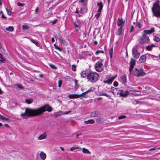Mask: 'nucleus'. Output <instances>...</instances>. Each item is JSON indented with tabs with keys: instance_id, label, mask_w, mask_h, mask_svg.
I'll list each match as a JSON object with an SVG mask.
<instances>
[{
	"instance_id": "obj_1",
	"label": "nucleus",
	"mask_w": 160,
	"mask_h": 160,
	"mask_svg": "<svg viewBox=\"0 0 160 160\" xmlns=\"http://www.w3.org/2000/svg\"><path fill=\"white\" fill-rule=\"evenodd\" d=\"M52 108L48 104H46L36 109H30L28 108H25L24 113L21 114L23 118H26V117H28L40 116L43 114V113L48 111L51 112L52 111Z\"/></svg>"
},
{
	"instance_id": "obj_2",
	"label": "nucleus",
	"mask_w": 160,
	"mask_h": 160,
	"mask_svg": "<svg viewBox=\"0 0 160 160\" xmlns=\"http://www.w3.org/2000/svg\"><path fill=\"white\" fill-rule=\"evenodd\" d=\"M159 1L158 0L153 3L151 9L152 16L160 18V5H159Z\"/></svg>"
},
{
	"instance_id": "obj_3",
	"label": "nucleus",
	"mask_w": 160,
	"mask_h": 160,
	"mask_svg": "<svg viewBox=\"0 0 160 160\" xmlns=\"http://www.w3.org/2000/svg\"><path fill=\"white\" fill-rule=\"evenodd\" d=\"M155 31L154 28L153 27L150 30H146L143 31V32L144 33V34H142V37H141L140 38L139 40V43H142L143 42H142V39L143 38H146V39L145 40V42L146 41L148 42L149 41V38L148 36H147L146 35L150 34L152 32H154Z\"/></svg>"
},
{
	"instance_id": "obj_4",
	"label": "nucleus",
	"mask_w": 160,
	"mask_h": 160,
	"mask_svg": "<svg viewBox=\"0 0 160 160\" xmlns=\"http://www.w3.org/2000/svg\"><path fill=\"white\" fill-rule=\"evenodd\" d=\"M99 76L98 73L96 72H92L91 73L89 76H88L87 78L88 81L91 82H95L98 80V78Z\"/></svg>"
},
{
	"instance_id": "obj_5",
	"label": "nucleus",
	"mask_w": 160,
	"mask_h": 160,
	"mask_svg": "<svg viewBox=\"0 0 160 160\" xmlns=\"http://www.w3.org/2000/svg\"><path fill=\"white\" fill-rule=\"evenodd\" d=\"M133 74L135 76H143L146 74V73L143 69L140 68L138 69L137 68H135L133 71Z\"/></svg>"
},
{
	"instance_id": "obj_6",
	"label": "nucleus",
	"mask_w": 160,
	"mask_h": 160,
	"mask_svg": "<svg viewBox=\"0 0 160 160\" xmlns=\"http://www.w3.org/2000/svg\"><path fill=\"white\" fill-rule=\"evenodd\" d=\"M138 47V45H136L132 48V54L135 59L138 58L140 56V53L138 52L137 48Z\"/></svg>"
},
{
	"instance_id": "obj_7",
	"label": "nucleus",
	"mask_w": 160,
	"mask_h": 160,
	"mask_svg": "<svg viewBox=\"0 0 160 160\" xmlns=\"http://www.w3.org/2000/svg\"><path fill=\"white\" fill-rule=\"evenodd\" d=\"M96 70L98 72H101L103 70V66L102 62L98 61L95 66Z\"/></svg>"
},
{
	"instance_id": "obj_8",
	"label": "nucleus",
	"mask_w": 160,
	"mask_h": 160,
	"mask_svg": "<svg viewBox=\"0 0 160 160\" xmlns=\"http://www.w3.org/2000/svg\"><path fill=\"white\" fill-rule=\"evenodd\" d=\"M92 72L90 69H86L85 71L84 70L83 72L82 71L80 74L81 77L83 78H86V77L87 78L88 76H89Z\"/></svg>"
},
{
	"instance_id": "obj_9",
	"label": "nucleus",
	"mask_w": 160,
	"mask_h": 160,
	"mask_svg": "<svg viewBox=\"0 0 160 160\" xmlns=\"http://www.w3.org/2000/svg\"><path fill=\"white\" fill-rule=\"evenodd\" d=\"M73 22L74 23V26L75 30L77 31H78L81 28V20L77 19L76 22Z\"/></svg>"
},
{
	"instance_id": "obj_10",
	"label": "nucleus",
	"mask_w": 160,
	"mask_h": 160,
	"mask_svg": "<svg viewBox=\"0 0 160 160\" xmlns=\"http://www.w3.org/2000/svg\"><path fill=\"white\" fill-rule=\"evenodd\" d=\"M125 21L123 20L122 18H118V19L117 25L120 27L123 26L124 24Z\"/></svg>"
},
{
	"instance_id": "obj_11",
	"label": "nucleus",
	"mask_w": 160,
	"mask_h": 160,
	"mask_svg": "<svg viewBox=\"0 0 160 160\" xmlns=\"http://www.w3.org/2000/svg\"><path fill=\"white\" fill-rule=\"evenodd\" d=\"M121 91L120 92H118V94H119L121 96L125 97H126L129 94V92L127 90H126L125 91H123V90L120 91Z\"/></svg>"
},
{
	"instance_id": "obj_12",
	"label": "nucleus",
	"mask_w": 160,
	"mask_h": 160,
	"mask_svg": "<svg viewBox=\"0 0 160 160\" xmlns=\"http://www.w3.org/2000/svg\"><path fill=\"white\" fill-rule=\"evenodd\" d=\"M58 39L63 44L66 45L68 44V42L65 40H64L62 38V36L61 35H59V37L58 38Z\"/></svg>"
},
{
	"instance_id": "obj_13",
	"label": "nucleus",
	"mask_w": 160,
	"mask_h": 160,
	"mask_svg": "<svg viewBox=\"0 0 160 160\" xmlns=\"http://www.w3.org/2000/svg\"><path fill=\"white\" fill-rule=\"evenodd\" d=\"M30 41L33 43L35 44L37 46L39 47L41 49L42 48V46L37 41L33 39H30Z\"/></svg>"
},
{
	"instance_id": "obj_14",
	"label": "nucleus",
	"mask_w": 160,
	"mask_h": 160,
	"mask_svg": "<svg viewBox=\"0 0 160 160\" xmlns=\"http://www.w3.org/2000/svg\"><path fill=\"white\" fill-rule=\"evenodd\" d=\"M97 6L99 8L98 12H100L102 9L103 7L102 2L101 1L100 2L98 3L97 4Z\"/></svg>"
},
{
	"instance_id": "obj_15",
	"label": "nucleus",
	"mask_w": 160,
	"mask_h": 160,
	"mask_svg": "<svg viewBox=\"0 0 160 160\" xmlns=\"http://www.w3.org/2000/svg\"><path fill=\"white\" fill-rule=\"evenodd\" d=\"M96 122L98 124H102L104 122V120L102 118L98 117L96 119Z\"/></svg>"
},
{
	"instance_id": "obj_16",
	"label": "nucleus",
	"mask_w": 160,
	"mask_h": 160,
	"mask_svg": "<svg viewBox=\"0 0 160 160\" xmlns=\"http://www.w3.org/2000/svg\"><path fill=\"white\" fill-rule=\"evenodd\" d=\"M136 60L132 58L130 62V66L134 67L136 64Z\"/></svg>"
},
{
	"instance_id": "obj_17",
	"label": "nucleus",
	"mask_w": 160,
	"mask_h": 160,
	"mask_svg": "<svg viewBox=\"0 0 160 160\" xmlns=\"http://www.w3.org/2000/svg\"><path fill=\"white\" fill-rule=\"evenodd\" d=\"M122 26L120 27L118 31L116 32V34L118 36H121L122 31Z\"/></svg>"
},
{
	"instance_id": "obj_18",
	"label": "nucleus",
	"mask_w": 160,
	"mask_h": 160,
	"mask_svg": "<svg viewBox=\"0 0 160 160\" xmlns=\"http://www.w3.org/2000/svg\"><path fill=\"white\" fill-rule=\"evenodd\" d=\"M6 61L5 58L3 57L2 55L0 53V63H5Z\"/></svg>"
},
{
	"instance_id": "obj_19",
	"label": "nucleus",
	"mask_w": 160,
	"mask_h": 160,
	"mask_svg": "<svg viewBox=\"0 0 160 160\" xmlns=\"http://www.w3.org/2000/svg\"><path fill=\"white\" fill-rule=\"evenodd\" d=\"M145 55H143L140 57L139 59V61L140 62H144L145 61L146 57Z\"/></svg>"
},
{
	"instance_id": "obj_20",
	"label": "nucleus",
	"mask_w": 160,
	"mask_h": 160,
	"mask_svg": "<svg viewBox=\"0 0 160 160\" xmlns=\"http://www.w3.org/2000/svg\"><path fill=\"white\" fill-rule=\"evenodd\" d=\"M47 137V135L45 134V133L41 134L39 137L38 138V140H42L46 138Z\"/></svg>"
},
{
	"instance_id": "obj_21",
	"label": "nucleus",
	"mask_w": 160,
	"mask_h": 160,
	"mask_svg": "<svg viewBox=\"0 0 160 160\" xmlns=\"http://www.w3.org/2000/svg\"><path fill=\"white\" fill-rule=\"evenodd\" d=\"M40 158L42 160H44L46 158V155L42 152H41L40 154Z\"/></svg>"
},
{
	"instance_id": "obj_22",
	"label": "nucleus",
	"mask_w": 160,
	"mask_h": 160,
	"mask_svg": "<svg viewBox=\"0 0 160 160\" xmlns=\"http://www.w3.org/2000/svg\"><path fill=\"white\" fill-rule=\"evenodd\" d=\"M68 97L70 99L77 98H78V94H69Z\"/></svg>"
},
{
	"instance_id": "obj_23",
	"label": "nucleus",
	"mask_w": 160,
	"mask_h": 160,
	"mask_svg": "<svg viewBox=\"0 0 160 160\" xmlns=\"http://www.w3.org/2000/svg\"><path fill=\"white\" fill-rule=\"evenodd\" d=\"M78 80L77 79L74 80V83H75V87L74 88L75 90H77L78 89L79 87V85L78 84Z\"/></svg>"
},
{
	"instance_id": "obj_24",
	"label": "nucleus",
	"mask_w": 160,
	"mask_h": 160,
	"mask_svg": "<svg viewBox=\"0 0 160 160\" xmlns=\"http://www.w3.org/2000/svg\"><path fill=\"white\" fill-rule=\"evenodd\" d=\"M63 112L61 111H59L58 112H55L54 114V116L55 118H57L59 116L62 115V113H63Z\"/></svg>"
},
{
	"instance_id": "obj_25",
	"label": "nucleus",
	"mask_w": 160,
	"mask_h": 160,
	"mask_svg": "<svg viewBox=\"0 0 160 160\" xmlns=\"http://www.w3.org/2000/svg\"><path fill=\"white\" fill-rule=\"evenodd\" d=\"M84 122L86 124H93L95 123V121L93 119H91L85 121Z\"/></svg>"
},
{
	"instance_id": "obj_26",
	"label": "nucleus",
	"mask_w": 160,
	"mask_h": 160,
	"mask_svg": "<svg viewBox=\"0 0 160 160\" xmlns=\"http://www.w3.org/2000/svg\"><path fill=\"white\" fill-rule=\"evenodd\" d=\"M126 75L125 74L123 75L121 78L122 80L124 83H126L127 82V80L126 79Z\"/></svg>"
},
{
	"instance_id": "obj_27",
	"label": "nucleus",
	"mask_w": 160,
	"mask_h": 160,
	"mask_svg": "<svg viewBox=\"0 0 160 160\" xmlns=\"http://www.w3.org/2000/svg\"><path fill=\"white\" fill-rule=\"evenodd\" d=\"M6 30L9 32H12L14 31V28L13 26H9L6 28Z\"/></svg>"
},
{
	"instance_id": "obj_28",
	"label": "nucleus",
	"mask_w": 160,
	"mask_h": 160,
	"mask_svg": "<svg viewBox=\"0 0 160 160\" xmlns=\"http://www.w3.org/2000/svg\"><path fill=\"white\" fill-rule=\"evenodd\" d=\"M98 113L97 111H95L91 113V115L92 117H97L98 116Z\"/></svg>"
},
{
	"instance_id": "obj_29",
	"label": "nucleus",
	"mask_w": 160,
	"mask_h": 160,
	"mask_svg": "<svg viewBox=\"0 0 160 160\" xmlns=\"http://www.w3.org/2000/svg\"><path fill=\"white\" fill-rule=\"evenodd\" d=\"M82 152L85 153L91 154V152L88 150L84 148H83L82 149Z\"/></svg>"
},
{
	"instance_id": "obj_30",
	"label": "nucleus",
	"mask_w": 160,
	"mask_h": 160,
	"mask_svg": "<svg viewBox=\"0 0 160 160\" xmlns=\"http://www.w3.org/2000/svg\"><path fill=\"white\" fill-rule=\"evenodd\" d=\"M25 102L27 103L30 104L32 102L33 100L32 98L27 99L25 100Z\"/></svg>"
},
{
	"instance_id": "obj_31",
	"label": "nucleus",
	"mask_w": 160,
	"mask_h": 160,
	"mask_svg": "<svg viewBox=\"0 0 160 160\" xmlns=\"http://www.w3.org/2000/svg\"><path fill=\"white\" fill-rule=\"evenodd\" d=\"M87 0L86 1L85 3H83L82 4L83 7L81 8L83 9V11L85 9H86V11H87V9L86 8V6L87 5Z\"/></svg>"
},
{
	"instance_id": "obj_32",
	"label": "nucleus",
	"mask_w": 160,
	"mask_h": 160,
	"mask_svg": "<svg viewBox=\"0 0 160 160\" xmlns=\"http://www.w3.org/2000/svg\"><path fill=\"white\" fill-rule=\"evenodd\" d=\"M109 53V54H110V58L111 60L112 58V55H113V48H111L110 49Z\"/></svg>"
},
{
	"instance_id": "obj_33",
	"label": "nucleus",
	"mask_w": 160,
	"mask_h": 160,
	"mask_svg": "<svg viewBox=\"0 0 160 160\" xmlns=\"http://www.w3.org/2000/svg\"><path fill=\"white\" fill-rule=\"evenodd\" d=\"M103 82L104 83H107L108 84H111L112 83L110 79H108L107 80H104Z\"/></svg>"
},
{
	"instance_id": "obj_34",
	"label": "nucleus",
	"mask_w": 160,
	"mask_h": 160,
	"mask_svg": "<svg viewBox=\"0 0 160 160\" xmlns=\"http://www.w3.org/2000/svg\"><path fill=\"white\" fill-rule=\"evenodd\" d=\"M29 28L27 24H24L22 25V29L23 30H26Z\"/></svg>"
},
{
	"instance_id": "obj_35",
	"label": "nucleus",
	"mask_w": 160,
	"mask_h": 160,
	"mask_svg": "<svg viewBox=\"0 0 160 160\" xmlns=\"http://www.w3.org/2000/svg\"><path fill=\"white\" fill-rule=\"evenodd\" d=\"M142 26V24H141L140 22H138L136 25V27H137L139 29L141 28Z\"/></svg>"
},
{
	"instance_id": "obj_36",
	"label": "nucleus",
	"mask_w": 160,
	"mask_h": 160,
	"mask_svg": "<svg viewBox=\"0 0 160 160\" xmlns=\"http://www.w3.org/2000/svg\"><path fill=\"white\" fill-rule=\"evenodd\" d=\"M49 65L50 67L53 69L56 70L57 69V67L56 66L52 63L49 64Z\"/></svg>"
},
{
	"instance_id": "obj_37",
	"label": "nucleus",
	"mask_w": 160,
	"mask_h": 160,
	"mask_svg": "<svg viewBox=\"0 0 160 160\" xmlns=\"http://www.w3.org/2000/svg\"><path fill=\"white\" fill-rule=\"evenodd\" d=\"M153 40L156 42H159L160 41V39L157 36H155L154 37Z\"/></svg>"
},
{
	"instance_id": "obj_38",
	"label": "nucleus",
	"mask_w": 160,
	"mask_h": 160,
	"mask_svg": "<svg viewBox=\"0 0 160 160\" xmlns=\"http://www.w3.org/2000/svg\"><path fill=\"white\" fill-rule=\"evenodd\" d=\"M81 97H83V98H87V97H88V95H83L82 94V93L80 94H78V98H79Z\"/></svg>"
},
{
	"instance_id": "obj_39",
	"label": "nucleus",
	"mask_w": 160,
	"mask_h": 160,
	"mask_svg": "<svg viewBox=\"0 0 160 160\" xmlns=\"http://www.w3.org/2000/svg\"><path fill=\"white\" fill-rule=\"evenodd\" d=\"M104 53V51L103 50H98L96 51L95 52V54L97 55L98 54H99V53Z\"/></svg>"
},
{
	"instance_id": "obj_40",
	"label": "nucleus",
	"mask_w": 160,
	"mask_h": 160,
	"mask_svg": "<svg viewBox=\"0 0 160 160\" xmlns=\"http://www.w3.org/2000/svg\"><path fill=\"white\" fill-rule=\"evenodd\" d=\"M151 57L152 59L154 60H158V56L154 55H151Z\"/></svg>"
},
{
	"instance_id": "obj_41",
	"label": "nucleus",
	"mask_w": 160,
	"mask_h": 160,
	"mask_svg": "<svg viewBox=\"0 0 160 160\" xmlns=\"http://www.w3.org/2000/svg\"><path fill=\"white\" fill-rule=\"evenodd\" d=\"M54 47H55V48L56 49H57L58 50H59V51H62V49L61 48H60L59 47H58V46H57L56 45V44H54Z\"/></svg>"
},
{
	"instance_id": "obj_42",
	"label": "nucleus",
	"mask_w": 160,
	"mask_h": 160,
	"mask_svg": "<svg viewBox=\"0 0 160 160\" xmlns=\"http://www.w3.org/2000/svg\"><path fill=\"white\" fill-rule=\"evenodd\" d=\"M76 66L74 65L73 64L72 66V69L73 71H76Z\"/></svg>"
},
{
	"instance_id": "obj_43",
	"label": "nucleus",
	"mask_w": 160,
	"mask_h": 160,
	"mask_svg": "<svg viewBox=\"0 0 160 160\" xmlns=\"http://www.w3.org/2000/svg\"><path fill=\"white\" fill-rule=\"evenodd\" d=\"M17 85L18 87L20 89L22 90L24 88V87L21 84H17Z\"/></svg>"
},
{
	"instance_id": "obj_44",
	"label": "nucleus",
	"mask_w": 160,
	"mask_h": 160,
	"mask_svg": "<svg viewBox=\"0 0 160 160\" xmlns=\"http://www.w3.org/2000/svg\"><path fill=\"white\" fill-rule=\"evenodd\" d=\"M17 5L20 7H23L25 6V4L23 3H22L20 2H18L17 3Z\"/></svg>"
},
{
	"instance_id": "obj_45",
	"label": "nucleus",
	"mask_w": 160,
	"mask_h": 160,
	"mask_svg": "<svg viewBox=\"0 0 160 160\" xmlns=\"http://www.w3.org/2000/svg\"><path fill=\"white\" fill-rule=\"evenodd\" d=\"M6 10L8 14L10 15H11L12 13V12L11 10H10L9 9H8L7 8H6Z\"/></svg>"
},
{
	"instance_id": "obj_46",
	"label": "nucleus",
	"mask_w": 160,
	"mask_h": 160,
	"mask_svg": "<svg viewBox=\"0 0 160 160\" xmlns=\"http://www.w3.org/2000/svg\"><path fill=\"white\" fill-rule=\"evenodd\" d=\"M2 120L7 121L8 122H9L10 121V120L9 118H6L4 116Z\"/></svg>"
},
{
	"instance_id": "obj_47",
	"label": "nucleus",
	"mask_w": 160,
	"mask_h": 160,
	"mask_svg": "<svg viewBox=\"0 0 160 160\" xmlns=\"http://www.w3.org/2000/svg\"><path fill=\"white\" fill-rule=\"evenodd\" d=\"M58 21V19H56L54 20L53 21H51L50 22H52V24L53 25L55 24L56 23V22H57Z\"/></svg>"
},
{
	"instance_id": "obj_48",
	"label": "nucleus",
	"mask_w": 160,
	"mask_h": 160,
	"mask_svg": "<svg viewBox=\"0 0 160 160\" xmlns=\"http://www.w3.org/2000/svg\"><path fill=\"white\" fill-rule=\"evenodd\" d=\"M95 89V88L93 87H91L88 90V91H89V92H91L93 91Z\"/></svg>"
},
{
	"instance_id": "obj_49",
	"label": "nucleus",
	"mask_w": 160,
	"mask_h": 160,
	"mask_svg": "<svg viewBox=\"0 0 160 160\" xmlns=\"http://www.w3.org/2000/svg\"><path fill=\"white\" fill-rule=\"evenodd\" d=\"M117 77V75L116 74L113 77H112L110 80L111 82H112L113 80L115 79V78Z\"/></svg>"
},
{
	"instance_id": "obj_50",
	"label": "nucleus",
	"mask_w": 160,
	"mask_h": 160,
	"mask_svg": "<svg viewBox=\"0 0 160 160\" xmlns=\"http://www.w3.org/2000/svg\"><path fill=\"white\" fill-rule=\"evenodd\" d=\"M58 87L60 88L61 87L62 84V80H58Z\"/></svg>"
},
{
	"instance_id": "obj_51",
	"label": "nucleus",
	"mask_w": 160,
	"mask_h": 160,
	"mask_svg": "<svg viewBox=\"0 0 160 160\" xmlns=\"http://www.w3.org/2000/svg\"><path fill=\"white\" fill-rule=\"evenodd\" d=\"M126 118V116L125 115H122L118 117V119H121L125 118Z\"/></svg>"
},
{
	"instance_id": "obj_52",
	"label": "nucleus",
	"mask_w": 160,
	"mask_h": 160,
	"mask_svg": "<svg viewBox=\"0 0 160 160\" xmlns=\"http://www.w3.org/2000/svg\"><path fill=\"white\" fill-rule=\"evenodd\" d=\"M152 48H151L150 45L146 47V49L147 50L151 51L152 50Z\"/></svg>"
},
{
	"instance_id": "obj_53",
	"label": "nucleus",
	"mask_w": 160,
	"mask_h": 160,
	"mask_svg": "<svg viewBox=\"0 0 160 160\" xmlns=\"http://www.w3.org/2000/svg\"><path fill=\"white\" fill-rule=\"evenodd\" d=\"M100 12H98V13H97L95 15V17L97 19H98V18H99L100 15Z\"/></svg>"
},
{
	"instance_id": "obj_54",
	"label": "nucleus",
	"mask_w": 160,
	"mask_h": 160,
	"mask_svg": "<svg viewBox=\"0 0 160 160\" xmlns=\"http://www.w3.org/2000/svg\"><path fill=\"white\" fill-rule=\"evenodd\" d=\"M143 39H142V42H143V43H140V44H143V43H148V42H150V40H149V41L148 42H145V40H146V38H143Z\"/></svg>"
},
{
	"instance_id": "obj_55",
	"label": "nucleus",
	"mask_w": 160,
	"mask_h": 160,
	"mask_svg": "<svg viewBox=\"0 0 160 160\" xmlns=\"http://www.w3.org/2000/svg\"><path fill=\"white\" fill-rule=\"evenodd\" d=\"M118 82L117 81H114L113 83V85L115 87H117L118 85Z\"/></svg>"
},
{
	"instance_id": "obj_56",
	"label": "nucleus",
	"mask_w": 160,
	"mask_h": 160,
	"mask_svg": "<svg viewBox=\"0 0 160 160\" xmlns=\"http://www.w3.org/2000/svg\"><path fill=\"white\" fill-rule=\"evenodd\" d=\"M134 30V27L132 25L130 28V32H133Z\"/></svg>"
},
{
	"instance_id": "obj_57",
	"label": "nucleus",
	"mask_w": 160,
	"mask_h": 160,
	"mask_svg": "<svg viewBox=\"0 0 160 160\" xmlns=\"http://www.w3.org/2000/svg\"><path fill=\"white\" fill-rule=\"evenodd\" d=\"M78 148L77 147H72L70 149V150L71 151H72Z\"/></svg>"
},
{
	"instance_id": "obj_58",
	"label": "nucleus",
	"mask_w": 160,
	"mask_h": 160,
	"mask_svg": "<svg viewBox=\"0 0 160 160\" xmlns=\"http://www.w3.org/2000/svg\"><path fill=\"white\" fill-rule=\"evenodd\" d=\"M71 112V111L70 110V111H68L65 112L63 113H62V114H69V113Z\"/></svg>"
},
{
	"instance_id": "obj_59",
	"label": "nucleus",
	"mask_w": 160,
	"mask_h": 160,
	"mask_svg": "<svg viewBox=\"0 0 160 160\" xmlns=\"http://www.w3.org/2000/svg\"><path fill=\"white\" fill-rule=\"evenodd\" d=\"M80 12L82 14H83L85 13H86L87 12V11H85L84 12H83V9L82 8H80Z\"/></svg>"
},
{
	"instance_id": "obj_60",
	"label": "nucleus",
	"mask_w": 160,
	"mask_h": 160,
	"mask_svg": "<svg viewBox=\"0 0 160 160\" xmlns=\"http://www.w3.org/2000/svg\"><path fill=\"white\" fill-rule=\"evenodd\" d=\"M104 96H106V97H108L109 98H111V96L107 94V93H105L104 94Z\"/></svg>"
},
{
	"instance_id": "obj_61",
	"label": "nucleus",
	"mask_w": 160,
	"mask_h": 160,
	"mask_svg": "<svg viewBox=\"0 0 160 160\" xmlns=\"http://www.w3.org/2000/svg\"><path fill=\"white\" fill-rule=\"evenodd\" d=\"M134 67H129V72L130 73H131V72L132 71V70L133 68Z\"/></svg>"
},
{
	"instance_id": "obj_62",
	"label": "nucleus",
	"mask_w": 160,
	"mask_h": 160,
	"mask_svg": "<svg viewBox=\"0 0 160 160\" xmlns=\"http://www.w3.org/2000/svg\"><path fill=\"white\" fill-rule=\"evenodd\" d=\"M117 89V88H114V87H111V90L112 91V92L114 94V92H113V91L115 90V89Z\"/></svg>"
},
{
	"instance_id": "obj_63",
	"label": "nucleus",
	"mask_w": 160,
	"mask_h": 160,
	"mask_svg": "<svg viewBox=\"0 0 160 160\" xmlns=\"http://www.w3.org/2000/svg\"><path fill=\"white\" fill-rule=\"evenodd\" d=\"M112 77L111 75H108L106 76V78L108 79H110Z\"/></svg>"
},
{
	"instance_id": "obj_64",
	"label": "nucleus",
	"mask_w": 160,
	"mask_h": 160,
	"mask_svg": "<svg viewBox=\"0 0 160 160\" xmlns=\"http://www.w3.org/2000/svg\"><path fill=\"white\" fill-rule=\"evenodd\" d=\"M38 8L37 7L35 9V13H38Z\"/></svg>"
}]
</instances>
